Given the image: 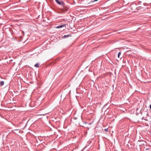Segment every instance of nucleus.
Returning a JSON list of instances; mask_svg holds the SVG:
<instances>
[{
	"label": "nucleus",
	"instance_id": "f257e3e1",
	"mask_svg": "<svg viewBox=\"0 0 151 151\" xmlns=\"http://www.w3.org/2000/svg\"><path fill=\"white\" fill-rule=\"evenodd\" d=\"M56 2L58 4L60 5L63 6L64 5V3L63 2H60L59 0H55Z\"/></svg>",
	"mask_w": 151,
	"mask_h": 151
},
{
	"label": "nucleus",
	"instance_id": "f03ea898",
	"mask_svg": "<svg viewBox=\"0 0 151 151\" xmlns=\"http://www.w3.org/2000/svg\"><path fill=\"white\" fill-rule=\"evenodd\" d=\"M66 24H63V25H58V26H57L56 27V28H62V27H66Z\"/></svg>",
	"mask_w": 151,
	"mask_h": 151
},
{
	"label": "nucleus",
	"instance_id": "7ed1b4c3",
	"mask_svg": "<svg viewBox=\"0 0 151 151\" xmlns=\"http://www.w3.org/2000/svg\"><path fill=\"white\" fill-rule=\"evenodd\" d=\"M70 36V35H65L63 37V38H67L69 36Z\"/></svg>",
	"mask_w": 151,
	"mask_h": 151
},
{
	"label": "nucleus",
	"instance_id": "20e7f679",
	"mask_svg": "<svg viewBox=\"0 0 151 151\" xmlns=\"http://www.w3.org/2000/svg\"><path fill=\"white\" fill-rule=\"evenodd\" d=\"M4 84V81H2L0 83V85L1 86H3Z\"/></svg>",
	"mask_w": 151,
	"mask_h": 151
},
{
	"label": "nucleus",
	"instance_id": "39448f33",
	"mask_svg": "<svg viewBox=\"0 0 151 151\" xmlns=\"http://www.w3.org/2000/svg\"><path fill=\"white\" fill-rule=\"evenodd\" d=\"M35 66L36 67H37V68H38L39 67V64L37 63L35 65Z\"/></svg>",
	"mask_w": 151,
	"mask_h": 151
},
{
	"label": "nucleus",
	"instance_id": "423d86ee",
	"mask_svg": "<svg viewBox=\"0 0 151 151\" xmlns=\"http://www.w3.org/2000/svg\"><path fill=\"white\" fill-rule=\"evenodd\" d=\"M68 9H63V12H66V11H68Z\"/></svg>",
	"mask_w": 151,
	"mask_h": 151
},
{
	"label": "nucleus",
	"instance_id": "0eeeda50",
	"mask_svg": "<svg viewBox=\"0 0 151 151\" xmlns=\"http://www.w3.org/2000/svg\"><path fill=\"white\" fill-rule=\"evenodd\" d=\"M121 52H119L118 53V57L119 58V56H120V55H121Z\"/></svg>",
	"mask_w": 151,
	"mask_h": 151
},
{
	"label": "nucleus",
	"instance_id": "6e6552de",
	"mask_svg": "<svg viewBox=\"0 0 151 151\" xmlns=\"http://www.w3.org/2000/svg\"><path fill=\"white\" fill-rule=\"evenodd\" d=\"M104 130L105 131L107 132L108 131V128L105 129H104Z\"/></svg>",
	"mask_w": 151,
	"mask_h": 151
},
{
	"label": "nucleus",
	"instance_id": "1a4fd4ad",
	"mask_svg": "<svg viewBox=\"0 0 151 151\" xmlns=\"http://www.w3.org/2000/svg\"><path fill=\"white\" fill-rule=\"evenodd\" d=\"M98 0H94V1H91L90 2H91L92 3L94 2V1H98Z\"/></svg>",
	"mask_w": 151,
	"mask_h": 151
},
{
	"label": "nucleus",
	"instance_id": "9d476101",
	"mask_svg": "<svg viewBox=\"0 0 151 151\" xmlns=\"http://www.w3.org/2000/svg\"><path fill=\"white\" fill-rule=\"evenodd\" d=\"M150 109H151V105H150Z\"/></svg>",
	"mask_w": 151,
	"mask_h": 151
}]
</instances>
